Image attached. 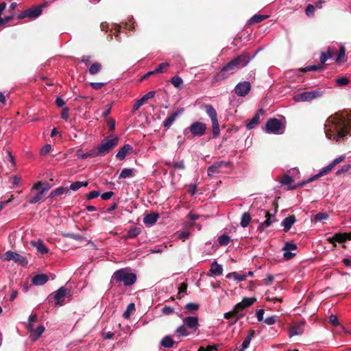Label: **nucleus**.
I'll list each match as a JSON object with an SVG mask.
<instances>
[{"instance_id":"f257e3e1","label":"nucleus","mask_w":351,"mask_h":351,"mask_svg":"<svg viewBox=\"0 0 351 351\" xmlns=\"http://www.w3.org/2000/svg\"><path fill=\"white\" fill-rule=\"evenodd\" d=\"M324 129L328 138L341 141L350 134L351 116L344 112H336L327 119Z\"/></svg>"},{"instance_id":"f03ea898","label":"nucleus","mask_w":351,"mask_h":351,"mask_svg":"<svg viewBox=\"0 0 351 351\" xmlns=\"http://www.w3.org/2000/svg\"><path fill=\"white\" fill-rule=\"evenodd\" d=\"M136 275L134 273L129 272L127 268H123L114 272L111 282L114 281L117 283L123 282L125 287H130L136 282Z\"/></svg>"},{"instance_id":"7ed1b4c3","label":"nucleus","mask_w":351,"mask_h":351,"mask_svg":"<svg viewBox=\"0 0 351 351\" xmlns=\"http://www.w3.org/2000/svg\"><path fill=\"white\" fill-rule=\"evenodd\" d=\"M118 142L119 138L117 136L114 137L112 139L105 138L98 145V152L101 154V156H105L117 145Z\"/></svg>"},{"instance_id":"20e7f679","label":"nucleus","mask_w":351,"mask_h":351,"mask_svg":"<svg viewBox=\"0 0 351 351\" xmlns=\"http://www.w3.org/2000/svg\"><path fill=\"white\" fill-rule=\"evenodd\" d=\"M187 130H189L193 136L200 137L205 134L207 126L206 124L203 122L195 121L189 128L184 130V134H186Z\"/></svg>"},{"instance_id":"39448f33","label":"nucleus","mask_w":351,"mask_h":351,"mask_svg":"<svg viewBox=\"0 0 351 351\" xmlns=\"http://www.w3.org/2000/svg\"><path fill=\"white\" fill-rule=\"evenodd\" d=\"M3 260L8 261H12L15 263H17L23 267H26L28 264V261L25 256L10 250L6 252L3 254Z\"/></svg>"},{"instance_id":"423d86ee","label":"nucleus","mask_w":351,"mask_h":351,"mask_svg":"<svg viewBox=\"0 0 351 351\" xmlns=\"http://www.w3.org/2000/svg\"><path fill=\"white\" fill-rule=\"evenodd\" d=\"M346 157L344 156H341L338 157L337 158L335 159L332 162H330L328 165L322 169V171L317 173V175L310 178L307 180H306V182H311L316 179L320 178L321 176L327 174L329 173L337 165L339 164L340 162L344 161Z\"/></svg>"},{"instance_id":"0eeeda50","label":"nucleus","mask_w":351,"mask_h":351,"mask_svg":"<svg viewBox=\"0 0 351 351\" xmlns=\"http://www.w3.org/2000/svg\"><path fill=\"white\" fill-rule=\"evenodd\" d=\"M323 95V92L320 89H316L312 91H306L298 95L295 98L297 101H309L314 99L319 98Z\"/></svg>"},{"instance_id":"6e6552de","label":"nucleus","mask_w":351,"mask_h":351,"mask_svg":"<svg viewBox=\"0 0 351 351\" xmlns=\"http://www.w3.org/2000/svg\"><path fill=\"white\" fill-rule=\"evenodd\" d=\"M282 129V122L276 118L269 119L265 125L267 133L278 134Z\"/></svg>"},{"instance_id":"1a4fd4ad","label":"nucleus","mask_w":351,"mask_h":351,"mask_svg":"<svg viewBox=\"0 0 351 351\" xmlns=\"http://www.w3.org/2000/svg\"><path fill=\"white\" fill-rule=\"evenodd\" d=\"M68 294L67 289L64 287H60L56 291L53 295L51 294L48 296V299L51 301L52 299L56 301V305L62 306L64 304V298Z\"/></svg>"},{"instance_id":"9d476101","label":"nucleus","mask_w":351,"mask_h":351,"mask_svg":"<svg viewBox=\"0 0 351 351\" xmlns=\"http://www.w3.org/2000/svg\"><path fill=\"white\" fill-rule=\"evenodd\" d=\"M261 212H262L266 217L265 221L261 223L257 229L258 231L262 232L276 221V215L271 214L269 211L265 210H261Z\"/></svg>"},{"instance_id":"9b49d317","label":"nucleus","mask_w":351,"mask_h":351,"mask_svg":"<svg viewBox=\"0 0 351 351\" xmlns=\"http://www.w3.org/2000/svg\"><path fill=\"white\" fill-rule=\"evenodd\" d=\"M230 163L226 161H218L213 163L207 169L208 176H213L215 173H219L220 169L223 167H229Z\"/></svg>"},{"instance_id":"f8f14e48","label":"nucleus","mask_w":351,"mask_h":351,"mask_svg":"<svg viewBox=\"0 0 351 351\" xmlns=\"http://www.w3.org/2000/svg\"><path fill=\"white\" fill-rule=\"evenodd\" d=\"M251 90V84L249 82L239 83L234 88V92L238 96L245 97Z\"/></svg>"},{"instance_id":"ddd939ff","label":"nucleus","mask_w":351,"mask_h":351,"mask_svg":"<svg viewBox=\"0 0 351 351\" xmlns=\"http://www.w3.org/2000/svg\"><path fill=\"white\" fill-rule=\"evenodd\" d=\"M256 299L255 298H244L241 302H239L235 305L236 308H237L240 313H243V311L247 308L252 305Z\"/></svg>"},{"instance_id":"4468645a","label":"nucleus","mask_w":351,"mask_h":351,"mask_svg":"<svg viewBox=\"0 0 351 351\" xmlns=\"http://www.w3.org/2000/svg\"><path fill=\"white\" fill-rule=\"evenodd\" d=\"M244 315L245 313H240L239 311L237 308H236V306H234V307L231 311H229L224 314V317L227 319L235 317V320L231 324V325H232L235 324L239 319L242 318Z\"/></svg>"},{"instance_id":"2eb2a0df","label":"nucleus","mask_w":351,"mask_h":351,"mask_svg":"<svg viewBox=\"0 0 351 351\" xmlns=\"http://www.w3.org/2000/svg\"><path fill=\"white\" fill-rule=\"evenodd\" d=\"M155 94H156V92L154 90H152V91L148 92L145 95H143V97L142 98L137 100L136 102L134 104L133 108H132V111L137 110L141 106H143L145 104L146 100H147L148 99L153 98L154 97Z\"/></svg>"},{"instance_id":"dca6fc26","label":"nucleus","mask_w":351,"mask_h":351,"mask_svg":"<svg viewBox=\"0 0 351 351\" xmlns=\"http://www.w3.org/2000/svg\"><path fill=\"white\" fill-rule=\"evenodd\" d=\"M133 151V147L129 145L125 144L121 148H120L116 155L117 159L119 160H123L125 156Z\"/></svg>"},{"instance_id":"f3484780","label":"nucleus","mask_w":351,"mask_h":351,"mask_svg":"<svg viewBox=\"0 0 351 351\" xmlns=\"http://www.w3.org/2000/svg\"><path fill=\"white\" fill-rule=\"evenodd\" d=\"M183 108H178L176 111L171 113V114L169 115L163 122V126L167 128H169L173 123L176 117L179 114H181L183 112Z\"/></svg>"},{"instance_id":"a211bd4d","label":"nucleus","mask_w":351,"mask_h":351,"mask_svg":"<svg viewBox=\"0 0 351 351\" xmlns=\"http://www.w3.org/2000/svg\"><path fill=\"white\" fill-rule=\"evenodd\" d=\"M184 325L191 329L196 330L199 325L198 318L197 317L189 316L183 319Z\"/></svg>"},{"instance_id":"6ab92c4d","label":"nucleus","mask_w":351,"mask_h":351,"mask_svg":"<svg viewBox=\"0 0 351 351\" xmlns=\"http://www.w3.org/2000/svg\"><path fill=\"white\" fill-rule=\"evenodd\" d=\"M296 221L295 216L292 215H289L287 217L285 218L281 225L284 227L283 230L285 232H287L291 228V226L294 224V223Z\"/></svg>"},{"instance_id":"aec40b11","label":"nucleus","mask_w":351,"mask_h":351,"mask_svg":"<svg viewBox=\"0 0 351 351\" xmlns=\"http://www.w3.org/2000/svg\"><path fill=\"white\" fill-rule=\"evenodd\" d=\"M49 280V277L47 274H37L32 279V284L36 286H41L45 285Z\"/></svg>"},{"instance_id":"412c9836","label":"nucleus","mask_w":351,"mask_h":351,"mask_svg":"<svg viewBox=\"0 0 351 351\" xmlns=\"http://www.w3.org/2000/svg\"><path fill=\"white\" fill-rule=\"evenodd\" d=\"M234 58L243 68L250 62L252 57H251L250 53L247 52H243L241 55L235 57Z\"/></svg>"},{"instance_id":"4be33fe9","label":"nucleus","mask_w":351,"mask_h":351,"mask_svg":"<svg viewBox=\"0 0 351 351\" xmlns=\"http://www.w3.org/2000/svg\"><path fill=\"white\" fill-rule=\"evenodd\" d=\"M264 113L263 108L259 109L253 118L249 121L246 127L248 130H252L258 123L260 119V115Z\"/></svg>"},{"instance_id":"5701e85b","label":"nucleus","mask_w":351,"mask_h":351,"mask_svg":"<svg viewBox=\"0 0 351 351\" xmlns=\"http://www.w3.org/2000/svg\"><path fill=\"white\" fill-rule=\"evenodd\" d=\"M204 108L206 112L210 118L211 122L218 121L217 111L212 105L206 104L204 106Z\"/></svg>"},{"instance_id":"b1692460","label":"nucleus","mask_w":351,"mask_h":351,"mask_svg":"<svg viewBox=\"0 0 351 351\" xmlns=\"http://www.w3.org/2000/svg\"><path fill=\"white\" fill-rule=\"evenodd\" d=\"M159 218V215L156 213H151L145 216L143 219L144 223L147 225H153L154 224L158 219Z\"/></svg>"},{"instance_id":"393cba45","label":"nucleus","mask_w":351,"mask_h":351,"mask_svg":"<svg viewBox=\"0 0 351 351\" xmlns=\"http://www.w3.org/2000/svg\"><path fill=\"white\" fill-rule=\"evenodd\" d=\"M29 18L35 19L40 16L42 13V6H34L31 8L27 9Z\"/></svg>"},{"instance_id":"a878e982","label":"nucleus","mask_w":351,"mask_h":351,"mask_svg":"<svg viewBox=\"0 0 351 351\" xmlns=\"http://www.w3.org/2000/svg\"><path fill=\"white\" fill-rule=\"evenodd\" d=\"M69 191V188L60 186L51 192L48 198L53 199Z\"/></svg>"},{"instance_id":"bb28decb","label":"nucleus","mask_w":351,"mask_h":351,"mask_svg":"<svg viewBox=\"0 0 351 351\" xmlns=\"http://www.w3.org/2000/svg\"><path fill=\"white\" fill-rule=\"evenodd\" d=\"M51 188V185L49 183H42L41 182H38L35 183L32 187V191L34 190H39L41 189L43 192L45 193L48 191Z\"/></svg>"},{"instance_id":"cd10ccee","label":"nucleus","mask_w":351,"mask_h":351,"mask_svg":"<svg viewBox=\"0 0 351 351\" xmlns=\"http://www.w3.org/2000/svg\"><path fill=\"white\" fill-rule=\"evenodd\" d=\"M210 272H211L213 275L220 276L223 274L222 266L219 265L217 261H214L211 264Z\"/></svg>"},{"instance_id":"c85d7f7f","label":"nucleus","mask_w":351,"mask_h":351,"mask_svg":"<svg viewBox=\"0 0 351 351\" xmlns=\"http://www.w3.org/2000/svg\"><path fill=\"white\" fill-rule=\"evenodd\" d=\"M334 50L328 48L326 52H322L320 56V62L324 64L328 60L330 59L334 55Z\"/></svg>"},{"instance_id":"c756f323","label":"nucleus","mask_w":351,"mask_h":351,"mask_svg":"<svg viewBox=\"0 0 351 351\" xmlns=\"http://www.w3.org/2000/svg\"><path fill=\"white\" fill-rule=\"evenodd\" d=\"M302 324H297L290 328L289 332L291 336L301 335L303 332Z\"/></svg>"},{"instance_id":"7c9ffc66","label":"nucleus","mask_w":351,"mask_h":351,"mask_svg":"<svg viewBox=\"0 0 351 351\" xmlns=\"http://www.w3.org/2000/svg\"><path fill=\"white\" fill-rule=\"evenodd\" d=\"M221 71L223 73L229 74V76L233 73H234L237 70L233 66V64L230 61L225 66H223Z\"/></svg>"},{"instance_id":"2f4dec72","label":"nucleus","mask_w":351,"mask_h":351,"mask_svg":"<svg viewBox=\"0 0 351 351\" xmlns=\"http://www.w3.org/2000/svg\"><path fill=\"white\" fill-rule=\"evenodd\" d=\"M228 77L229 74L223 73L222 71L220 70L219 73H217L213 77V78L211 79V83L212 84H215L218 82L227 79Z\"/></svg>"},{"instance_id":"473e14b6","label":"nucleus","mask_w":351,"mask_h":351,"mask_svg":"<svg viewBox=\"0 0 351 351\" xmlns=\"http://www.w3.org/2000/svg\"><path fill=\"white\" fill-rule=\"evenodd\" d=\"M174 341L170 336H165L162 338V339L160 341V346L167 348H170L173 346Z\"/></svg>"},{"instance_id":"72a5a7b5","label":"nucleus","mask_w":351,"mask_h":351,"mask_svg":"<svg viewBox=\"0 0 351 351\" xmlns=\"http://www.w3.org/2000/svg\"><path fill=\"white\" fill-rule=\"evenodd\" d=\"M45 331V327L43 326H38L36 330L30 331L32 332V341H36Z\"/></svg>"},{"instance_id":"f704fd0d","label":"nucleus","mask_w":351,"mask_h":351,"mask_svg":"<svg viewBox=\"0 0 351 351\" xmlns=\"http://www.w3.org/2000/svg\"><path fill=\"white\" fill-rule=\"evenodd\" d=\"M252 219L251 215L248 212H245L243 214L241 220V226L243 228H246L250 223Z\"/></svg>"},{"instance_id":"c9c22d12","label":"nucleus","mask_w":351,"mask_h":351,"mask_svg":"<svg viewBox=\"0 0 351 351\" xmlns=\"http://www.w3.org/2000/svg\"><path fill=\"white\" fill-rule=\"evenodd\" d=\"M38 192L36 194V195H34V197H32V198H30L29 199V203L31 204H36V202H39L40 200H41L45 195V193L43 192V191L41 189H39V190H37Z\"/></svg>"},{"instance_id":"e433bc0d","label":"nucleus","mask_w":351,"mask_h":351,"mask_svg":"<svg viewBox=\"0 0 351 351\" xmlns=\"http://www.w3.org/2000/svg\"><path fill=\"white\" fill-rule=\"evenodd\" d=\"M267 15L255 14L249 21L250 24L258 23L267 19Z\"/></svg>"},{"instance_id":"4c0bfd02","label":"nucleus","mask_w":351,"mask_h":351,"mask_svg":"<svg viewBox=\"0 0 351 351\" xmlns=\"http://www.w3.org/2000/svg\"><path fill=\"white\" fill-rule=\"evenodd\" d=\"M170 64L168 62H162L154 70V72L156 73H163L167 72V69L169 68Z\"/></svg>"},{"instance_id":"58836bf2","label":"nucleus","mask_w":351,"mask_h":351,"mask_svg":"<svg viewBox=\"0 0 351 351\" xmlns=\"http://www.w3.org/2000/svg\"><path fill=\"white\" fill-rule=\"evenodd\" d=\"M134 175V171L132 169L125 168L121 171L119 178L122 179V178H131V177H133Z\"/></svg>"},{"instance_id":"ea45409f","label":"nucleus","mask_w":351,"mask_h":351,"mask_svg":"<svg viewBox=\"0 0 351 351\" xmlns=\"http://www.w3.org/2000/svg\"><path fill=\"white\" fill-rule=\"evenodd\" d=\"M34 245L36 247L37 250L42 254H46L48 252V249L42 241H38L37 243H34Z\"/></svg>"},{"instance_id":"a19ab883","label":"nucleus","mask_w":351,"mask_h":351,"mask_svg":"<svg viewBox=\"0 0 351 351\" xmlns=\"http://www.w3.org/2000/svg\"><path fill=\"white\" fill-rule=\"evenodd\" d=\"M87 185H88V182L77 181V182H75L72 183L70 185V186L69 188V190L71 189L72 191H76L79 189H80L81 187L86 186Z\"/></svg>"},{"instance_id":"79ce46f5","label":"nucleus","mask_w":351,"mask_h":351,"mask_svg":"<svg viewBox=\"0 0 351 351\" xmlns=\"http://www.w3.org/2000/svg\"><path fill=\"white\" fill-rule=\"evenodd\" d=\"M226 278H233L236 280L240 282V281L245 280L247 278V276L246 275H241V274H238L237 272L234 271V272L228 274L226 276Z\"/></svg>"},{"instance_id":"37998d69","label":"nucleus","mask_w":351,"mask_h":351,"mask_svg":"<svg viewBox=\"0 0 351 351\" xmlns=\"http://www.w3.org/2000/svg\"><path fill=\"white\" fill-rule=\"evenodd\" d=\"M101 64L99 62L93 63L89 68L88 71L91 75H95L98 73L101 69Z\"/></svg>"},{"instance_id":"c03bdc74","label":"nucleus","mask_w":351,"mask_h":351,"mask_svg":"<svg viewBox=\"0 0 351 351\" xmlns=\"http://www.w3.org/2000/svg\"><path fill=\"white\" fill-rule=\"evenodd\" d=\"M134 311H135V304L134 303H130L128 305L126 310L123 314V317L125 319H129L131 313Z\"/></svg>"},{"instance_id":"a18cd8bd","label":"nucleus","mask_w":351,"mask_h":351,"mask_svg":"<svg viewBox=\"0 0 351 351\" xmlns=\"http://www.w3.org/2000/svg\"><path fill=\"white\" fill-rule=\"evenodd\" d=\"M329 216L326 213H319L314 216L313 221L317 223L318 221H324L328 219Z\"/></svg>"},{"instance_id":"49530a36","label":"nucleus","mask_w":351,"mask_h":351,"mask_svg":"<svg viewBox=\"0 0 351 351\" xmlns=\"http://www.w3.org/2000/svg\"><path fill=\"white\" fill-rule=\"evenodd\" d=\"M213 137L217 138L220 134V130L218 121L212 122Z\"/></svg>"},{"instance_id":"de8ad7c7","label":"nucleus","mask_w":351,"mask_h":351,"mask_svg":"<svg viewBox=\"0 0 351 351\" xmlns=\"http://www.w3.org/2000/svg\"><path fill=\"white\" fill-rule=\"evenodd\" d=\"M230 241V237L226 234H222L218 238V242L221 245H227Z\"/></svg>"},{"instance_id":"09e8293b","label":"nucleus","mask_w":351,"mask_h":351,"mask_svg":"<svg viewBox=\"0 0 351 351\" xmlns=\"http://www.w3.org/2000/svg\"><path fill=\"white\" fill-rule=\"evenodd\" d=\"M347 173H351V165H346L343 166L336 172V174L337 176H341L345 175Z\"/></svg>"},{"instance_id":"8fccbe9b","label":"nucleus","mask_w":351,"mask_h":351,"mask_svg":"<svg viewBox=\"0 0 351 351\" xmlns=\"http://www.w3.org/2000/svg\"><path fill=\"white\" fill-rule=\"evenodd\" d=\"M38 320V317L36 314H32L29 316V322H28V324L27 326V329L29 330V331H32L33 330V324L36 322Z\"/></svg>"},{"instance_id":"3c124183","label":"nucleus","mask_w":351,"mask_h":351,"mask_svg":"<svg viewBox=\"0 0 351 351\" xmlns=\"http://www.w3.org/2000/svg\"><path fill=\"white\" fill-rule=\"evenodd\" d=\"M141 232L140 228H132L128 232V237L130 239H133L136 237Z\"/></svg>"},{"instance_id":"603ef678","label":"nucleus","mask_w":351,"mask_h":351,"mask_svg":"<svg viewBox=\"0 0 351 351\" xmlns=\"http://www.w3.org/2000/svg\"><path fill=\"white\" fill-rule=\"evenodd\" d=\"M171 83L176 88H179L182 84L183 81L180 77L176 75L171 79Z\"/></svg>"},{"instance_id":"864d4df0","label":"nucleus","mask_w":351,"mask_h":351,"mask_svg":"<svg viewBox=\"0 0 351 351\" xmlns=\"http://www.w3.org/2000/svg\"><path fill=\"white\" fill-rule=\"evenodd\" d=\"M176 332L179 336H188L189 332L186 330V327L185 325L180 326L176 330Z\"/></svg>"},{"instance_id":"5fc2aeb1","label":"nucleus","mask_w":351,"mask_h":351,"mask_svg":"<svg viewBox=\"0 0 351 351\" xmlns=\"http://www.w3.org/2000/svg\"><path fill=\"white\" fill-rule=\"evenodd\" d=\"M280 182L282 185H291L293 182V179L292 178V177L286 174L282 178Z\"/></svg>"},{"instance_id":"6e6d98bb","label":"nucleus","mask_w":351,"mask_h":351,"mask_svg":"<svg viewBox=\"0 0 351 351\" xmlns=\"http://www.w3.org/2000/svg\"><path fill=\"white\" fill-rule=\"evenodd\" d=\"M199 308V305L197 303L189 302L185 305V309L189 311H196Z\"/></svg>"},{"instance_id":"4d7b16f0","label":"nucleus","mask_w":351,"mask_h":351,"mask_svg":"<svg viewBox=\"0 0 351 351\" xmlns=\"http://www.w3.org/2000/svg\"><path fill=\"white\" fill-rule=\"evenodd\" d=\"M297 245L293 242H287L282 248L283 251H291L297 250Z\"/></svg>"},{"instance_id":"13d9d810","label":"nucleus","mask_w":351,"mask_h":351,"mask_svg":"<svg viewBox=\"0 0 351 351\" xmlns=\"http://www.w3.org/2000/svg\"><path fill=\"white\" fill-rule=\"evenodd\" d=\"M323 67L321 65H311V66H307L305 68H303L301 69V71L302 72H307V71H318L322 69Z\"/></svg>"},{"instance_id":"bf43d9fd","label":"nucleus","mask_w":351,"mask_h":351,"mask_svg":"<svg viewBox=\"0 0 351 351\" xmlns=\"http://www.w3.org/2000/svg\"><path fill=\"white\" fill-rule=\"evenodd\" d=\"M335 241L336 243H343L346 242V239L343 233L338 232L335 234Z\"/></svg>"},{"instance_id":"052dcab7","label":"nucleus","mask_w":351,"mask_h":351,"mask_svg":"<svg viewBox=\"0 0 351 351\" xmlns=\"http://www.w3.org/2000/svg\"><path fill=\"white\" fill-rule=\"evenodd\" d=\"M345 53H346V49L344 48V47L341 46L337 58L336 59V62H342L343 61L342 59L345 57Z\"/></svg>"},{"instance_id":"680f3d73","label":"nucleus","mask_w":351,"mask_h":351,"mask_svg":"<svg viewBox=\"0 0 351 351\" xmlns=\"http://www.w3.org/2000/svg\"><path fill=\"white\" fill-rule=\"evenodd\" d=\"M337 84L340 86H346L349 83V80L347 77H341L336 80Z\"/></svg>"},{"instance_id":"e2e57ef3","label":"nucleus","mask_w":351,"mask_h":351,"mask_svg":"<svg viewBox=\"0 0 351 351\" xmlns=\"http://www.w3.org/2000/svg\"><path fill=\"white\" fill-rule=\"evenodd\" d=\"M315 12V6L313 5L309 4L307 5L305 10V13L308 16H314Z\"/></svg>"},{"instance_id":"0e129e2a","label":"nucleus","mask_w":351,"mask_h":351,"mask_svg":"<svg viewBox=\"0 0 351 351\" xmlns=\"http://www.w3.org/2000/svg\"><path fill=\"white\" fill-rule=\"evenodd\" d=\"M250 341V337H246L242 343L241 348L239 351H245L249 347Z\"/></svg>"},{"instance_id":"69168bd1","label":"nucleus","mask_w":351,"mask_h":351,"mask_svg":"<svg viewBox=\"0 0 351 351\" xmlns=\"http://www.w3.org/2000/svg\"><path fill=\"white\" fill-rule=\"evenodd\" d=\"M188 285L186 282H182L178 287V295L182 293H186L187 290Z\"/></svg>"},{"instance_id":"338daca9","label":"nucleus","mask_w":351,"mask_h":351,"mask_svg":"<svg viewBox=\"0 0 351 351\" xmlns=\"http://www.w3.org/2000/svg\"><path fill=\"white\" fill-rule=\"evenodd\" d=\"M278 317L273 315L267 317L264 321L265 323H266L268 325H273L277 321Z\"/></svg>"},{"instance_id":"774afa93","label":"nucleus","mask_w":351,"mask_h":351,"mask_svg":"<svg viewBox=\"0 0 351 351\" xmlns=\"http://www.w3.org/2000/svg\"><path fill=\"white\" fill-rule=\"evenodd\" d=\"M98 151H99L98 147L92 149L90 151L87 152V155L88 157H92V158L101 156V154Z\"/></svg>"}]
</instances>
